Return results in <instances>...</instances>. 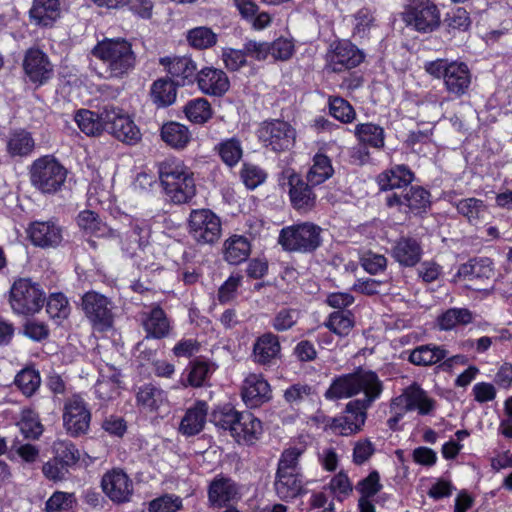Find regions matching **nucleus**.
I'll use <instances>...</instances> for the list:
<instances>
[{"mask_svg":"<svg viewBox=\"0 0 512 512\" xmlns=\"http://www.w3.org/2000/svg\"><path fill=\"white\" fill-rule=\"evenodd\" d=\"M235 494V486L229 479L214 480L209 486V501L219 507L229 502Z\"/></svg>","mask_w":512,"mask_h":512,"instance_id":"obj_42","label":"nucleus"},{"mask_svg":"<svg viewBox=\"0 0 512 512\" xmlns=\"http://www.w3.org/2000/svg\"><path fill=\"white\" fill-rule=\"evenodd\" d=\"M320 230L315 224L304 222L281 229L278 243L285 251L311 252L319 245Z\"/></svg>","mask_w":512,"mask_h":512,"instance_id":"obj_8","label":"nucleus"},{"mask_svg":"<svg viewBox=\"0 0 512 512\" xmlns=\"http://www.w3.org/2000/svg\"><path fill=\"white\" fill-rule=\"evenodd\" d=\"M473 321V314L466 308H450L438 317L441 330H452L459 325H467Z\"/></svg>","mask_w":512,"mask_h":512,"instance_id":"obj_41","label":"nucleus"},{"mask_svg":"<svg viewBox=\"0 0 512 512\" xmlns=\"http://www.w3.org/2000/svg\"><path fill=\"white\" fill-rule=\"evenodd\" d=\"M414 173L406 165H395L377 176L380 190L401 189L413 181Z\"/></svg>","mask_w":512,"mask_h":512,"instance_id":"obj_29","label":"nucleus"},{"mask_svg":"<svg viewBox=\"0 0 512 512\" xmlns=\"http://www.w3.org/2000/svg\"><path fill=\"white\" fill-rule=\"evenodd\" d=\"M19 427L24 437L28 439H37L43 432L41 423L30 410L23 411Z\"/></svg>","mask_w":512,"mask_h":512,"instance_id":"obj_56","label":"nucleus"},{"mask_svg":"<svg viewBox=\"0 0 512 512\" xmlns=\"http://www.w3.org/2000/svg\"><path fill=\"white\" fill-rule=\"evenodd\" d=\"M270 54L275 60H288L294 52V44L287 38H278L269 43Z\"/></svg>","mask_w":512,"mask_h":512,"instance_id":"obj_61","label":"nucleus"},{"mask_svg":"<svg viewBox=\"0 0 512 512\" xmlns=\"http://www.w3.org/2000/svg\"><path fill=\"white\" fill-rule=\"evenodd\" d=\"M188 228L189 234L198 244H214L222 231L220 218L209 209L192 210Z\"/></svg>","mask_w":512,"mask_h":512,"instance_id":"obj_10","label":"nucleus"},{"mask_svg":"<svg viewBox=\"0 0 512 512\" xmlns=\"http://www.w3.org/2000/svg\"><path fill=\"white\" fill-rule=\"evenodd\" d=\"M454 205L458 213L472 224L485 220L489 213L484 201L474 197L459 200Z\"/></svg>","mask_w":512,"mask_h":512,"instance_id":"obj_37","label":"nucleus"},{"mask_svg":"<svg viewBox=\"0 0 512 512\" xmlns=\"http://www.w3.org/2000/svg\"><path fill=\"white\" fill-rule=\"evenodd\" d=\"M14 383L23 395L31 397L39 389L41 377L37 370L31 367H26L18 372Z\"/></svg>","mask_w":512,"mask_h":512,"instance_id":"obj_45","label":"nucleus"},{"mask_svg":"<svg viewBox=\"0 0 512 512\" xmlns=\"http://www.w3.org/2000/svg\"><path fill=\"white\" fill-rule=\"evenodd\" d=\"M188 42L197 49H207L216 44L217 35L208 27H196L187 35Z\"/></svg>","mask_w":512,"mask_h":512,"instance_id":"obj_50","label":"nucleus"},{"mask_svg":"<svg viewBox=\"0 0 512 512\" xmlns=\"http://www.w3.org/2000/svg\"><path fill=\"white\" fill-rule=\"evenodd\" d=\"M209 374L210 367L208 363L203 361L191 362L189 366L187 381L181 380L180 386L184 388L188 385L192 387H201L205 384Z\"/></svg>","mask_w":512,"mask_h":512,"instance_id":"obj_51","label":"nucleus"},{"mask_svg":"<svg viewBox=\"0 0 512 512\" xmlns=\"http://www.w3.org/2000/svg\"><path fill=\"white\" fill-rule=\"evenodd\" d=\"M34 145L31 134L25 130H19L11 134L7 149L12 156H25L32 152Z\"/></svg>","mask_w":512,"mask_h":512,"instance_id":"obj_46","label":"nucleus"},{"mask_svg":"<svg viewBox=\"0 0 512 512\" xmlns=\"http://www.w3.org/2000/svg\"><path fill=\"white\" fill-rule=\"evenodd\" d=\"M329 332L337 338L347 335L352 328V321L346 311L338 310L333 312L325 323Z\"/></svg>","mask_w":512,"mask_h":512,"instance_id":"obj_49","label":"nucleus"},{"mask_svg":"<svg viewBox=\"0 0 512 512\" xmlns=\"http://www.w3.org/2000/svg\"><path fill=\"white\" fill-rule=\"evenodd\" d=\"M259 141L274 152H282L293 147L296 139L295 129L282 120L264 121L257 130Z\"/></svg>","mask_w":512,"mask_h":512,"instance_id":"obj_9","label":"nucleus"},{"mask_svg":"<svg viewBox=\"0 0 512 512\" xmlns=\"http://www.w3.org/2000/svg\"><path fill=\"white\" fill-rule=\"evenodd\" d=\"M142 326L147 338L162 339L172 332V326L166 313L160 306H154L149 311L141 313Z\"/></svg>","mask_w":512,"mask_h":512,"instance_id":"obj_24","label":"nucleus"},{"mask_svg":"<svg viewBox=\"0 0 512 512\" xmlns=\"http://www.w3.org/2000/svg\"><path fill=\"white\" fill-rule=\"evenodd\" d=\"M329 112L342 123H351L356 116L354 108L347 100L341 97L330 98Z\"/></svg>","mask_w":512,"mask_h":512,"instance_id":"obj_52","label":"nucleus"},{"mask_svg":"<svg viewBox=\"0 0 512 512\" xmlns=\"http://www.w3.org/2000/svg\"><path fill=\"white\" fill-rule=\"evenodd\" d=\"M299 318V312L296 309L280 310L274 320L273 327L277 331H285L293 327Z\"/></svg>","mask_w":512,"mask_h":512,"instance_id":"obj_63","label":"nucleus"},{"mask_svg":"<svg viewBox=\"0 0 512 512\" xmlns=\"http://www.w3.org/2000/svg\"><path fill=\"white\" fill-rule=\"evenodd\" d=\"M429 192L419 186H411L398 192H393L386 197V204L389 207L407 206L412 211H420L429 206Z\"/></svg>","mask_w":512,"mask_h":512,"instance_id":"obj_21","label":"nucleus"},{"mask_svg":"<svg viewBox=\"0 0 512 512\" xmlns=\"http://www.w3.org/2000/svg\"><path fill=\"white\" fill-rule=\"evenodd\" d=\"M444 23L448 34L455 36L456 32L467 31L471 25V20L465 9L457 8L446 15Z\"/></svg>","mask_w":512,"mask_h":512,"instance_id":"obj_48","label":"nucleus"},{"mask_svg":"<svg viewBox=\"0 0 512 512\" xmlns=\"http://www.w3.org/2000/svg\"><path fill=\"white\" fill-rule=\"evenodd\" d=\"M31 242L38 247H56L62 241V229L54 221H34L28 228Z\"/></svg>","mask_w":512,"mask_h":512,"instance_id":"obj_20","label":"nucleus"},{"mask_svg":"<svg viewBox=\"0 0 512 512\" xmlns=\"http://www.w3.org/2000/svg\"><path fill=\"white\" fill-rule=\"evenodd\" d=\"M136 399L138 405L153 411L157 410L166 401V394L153 384H146L139 388Z\"/></svg>","mask_w":512,"mask_h":512,"instance_id":"obj_43","label":"nucleus"},{"mask_svg":"<svg viewBox=\"0 0 512 512\" xmlns=\"http://www.w3.org/2000/svg\"><path fill=\"white\" fill-rule=\"evenodd\" d=\"M92 55L102 62L109 78H122L136 65L132 44L124 38L99 41L92 49Z\"/></svg>","mask_w":512,"mask_h":512,"instance_id":"obj_2","label":"nucleus"},{"mask_svg":"<svg viewBox=\"0 0 512 512\" xmlns=\"http://www.w3.org/2000/svg\"><path fill=\"white\" fill-rule=\"evenodd\" d=\"M187 118L196 124H203L212 115L209 102L204 98L189 101L184 109Z\"/></svg>","mask_w":512,"mask_h":512,"instance_id":"obj_47","label":"nucleus"},{"mask_svg":"<svg viewBox=\"0 0 512 512\" xmlns=\"http://www.w3.org/2000/svg\"><path fill=\"white\" fill-rule=\"evenodd\" d=\"M159 63L165 68L171 76V80L177 86H187L196 81L198 75V66L188 56L162 57Z\"/></svg>","mask_w":512,"mask_h":512,"instance_id":"obj_17","label":"nucleus"},{"mask_svg":"<svg viewBox=\"0 0 512 512\" xmlns=\"http://www.w3.org/2000/svg\"><path fill=\"white\" fill-rule=\"evenodd\" d=\"M448 352L436 345H422L415 348L409 356V361L415 365H433L445 359Z\"/></svg>","mask_w":512,"mask_h":512,"instance_id":"obj_38","label":"nucleus"},{"mask_svg":"<svg viewBox=\"0 0 512 512\" xmlns=\"http://www.w3.org/2000/svg\"><path fill=\"white\" fill-rule=\"evenodd\" d=\"M274 487L278 497L283 500L308 492V488L301 485L298 473L276 472Z\"/></svg>","mask_w":512,"mask_h":512,"instance_id":"obj_31","label":"nucleus"},{"mask_svg":"<svg viewBox=\"0 0 512 512\" xmlns=\"http://www.w3.org/2000/svg\"><path fill=\"white\" fill-rule=\"evenodd\" d=\"M22 67L30 82L41 86L53 75V65L48 56L39 48H29L23 58Z\"/></svg>","mask_w":512,"mask_h":512,"instance_id":"obj_16","label":"nucleus"},{"mask_svg":"<svg viewBox=\"0 0 512 512\" xmlns=\"http://www.w3.org/2000/svg\"><path fill=\"white\" fill-rule=\"evenodd\" d=\"M207 413V403L197 401L193 407L186 411L180 423V432L186 436H194L200 433L205 426Z\"/></svg>","mask_w":512,"mask_h":512,"instance_id":"obj_30","label":"nucleus"},{"mask_svg":"<svg viewBox=\"0 0 512 512\" xmlns=\"http://www.w3.org/2000/svg\"><path fill=\"white\" fill-rule=\"evenodd\" d=\"M149 236L150 229L148 226L143 221L132 219L129 229L122 236V248L130 255H134L137 250L148 244Z\"/></svg>","mask_w":512,"mask_h":512,"instance_id":"obj_28","label":"nucleus"},{"mask_svg":"<svg viewBox=\"0 0 512 512\" xmlns=\"http://www.w3.org/2000/svg\"><path fill=\"white\" fill-rule=\"evenodd\" d=\"M242 398L248 407H258L270 400V385L262 375L250 374L244 380Z\"/></svg>","mask_w":512,"mask_h":512,"instance_id":"obj_22","label":"nucleus"},{"mask_svg":"<svg viewBox=\"0 0 512 512\" xmlns=\"http://www.w3.org/2000/svg\"><path fill=\"white\" fill-rule=\"evenodd\" d=\"M280 343L276 335L265 333L257 338L253 346L254 361L259 365H271L280 354Z\"/></svg>","mask_w":512,"mask_h":512,"instance_id":"obj_27","label":"nucleus"},{"mask_svg":"<svg viewBox=\"0 0 512 512\" xmlns=\"http://www.w3.org/2000/svg\"><path fill=\"white\" fill-rule=\"evenodd\" d=\"M457 276L475 282V289L480 290L494 276L493 263L489 258L471 259L459 267Z\"/></svg>","mask_w":512,"mask_h":512,"instance_id":"obj_25","label":"nucleus"},{"mask_svg":"<svg viewBox=\"0 0 512 512\" xmlns=\"http://www.w3.org/2000/svg\"><path fill=\"white\" fill-rule=\"evenodd\" d=\"M363 53L350 42H338L326 54V69L341 72L358 66L363 61Z\"/></svg>","mask_w":512,"mask_h":512,"instance_id":"obj_15","label":"nucleus"},{"mask_svg":"<svg viewBox=\"0 0 512 512\" xmlns=\"http://www.w3.org/2000/svg\"><path fill=\"white\" fill-rule=\"evenodd\" d=\"M103 118L104 109L100 113L81 109L75 115V121L79 129L88 136H97L103 131H107V123L104 122Z\"/></svg>","mask_w":512,"mask_h":512,"instance_id":"obj_34","label":"nucleus"},{"mask_svg":"<svg viewBox=\"0 0 512 512\" xmlns=\"http://www.w3.org/2000/svg\"><path fill=\"white\" fill-rule=\"evenodd\" d=\"M424 70L434 78L443 79L447 91L456 96L465 94L471 83L470 71L463 62L436 59L426 62Z\"/></svg>","mask_w":512,"mask_h":512,"instance_id":"obj_4","label":"nucleus"},{"mask_svg":"<svg viewBox=\"0 0 512 512\" xmlns=\"http://www.w3.org/2000/svg\"><path fill=\"white\" fill-rule=\"evenodd\" d=\"M196 81L203 93L214 96L223 95L230 86L225 72L212 67L199 70Z\"/></svg>","mask_w":512,"mask_h":512,"instance_id":"obj_26","label":"nucleus"},{"mask_svg":"<svg viewBox=\"0 0 512 512\" xmlns=\"http://www.w3.org/2000/svg\"><path fill=\"white\" fill-rule=\"evenodd\" d=\"M46 311L51 318L64 319L70 312L68 300L62 293H53L47 299Z\"/></svg>","mask_w":512,"mask_h":512,"instance_id":"obj_55","label":"nucleus"},{"mask_svg":"<svg viewBox=\"0 0 512 512\" xmlns=\"http://www.w3.org/2000/svg\"><path fill=\"white\" fill-rule=\"evenodd\" d=\"M354 135L360 144L377 150L385 146L384 128L375 123H361L355 126Z\"/></svg>","mask_w":512,"mask_h":512,"instance_id":"obj_32","label":"nucleus"},{"mask_svg":"<svg viewBox=\"0 0 512 512\" xmlns=\"http://www.w3.org/2000/svg\"><path fill=\"white\" fill-rule=\"evenodd\" d=\"M238 413V411L231 407H225L220 411L213 412L212 421L216 426L231 433L232 427L234 426L235 422H237L239 417Z\"/></svg>","mask_w":512,"mask_h":512,"instance_id":"obj_60","label":"nucleus"},{"mask_svg":"<svg viewBox=\"0 0 512 512\" xmlns=\"http://www.w3.org/2000/svg\"><path fill=\"white\" fill-rule=\"evenodd\" d=\"M55 457L58 461L66 464L67 466L74 465L80 458L78 450L75 445L70 441L57 440L53 444Z\"/></svg>","mask_w":512,"mask_h":512,"instance_id":"obj_53","label":"nucleus"},{"mask_svg":"<svg viewBox=\"0 0 512 512\" xmlns=\"http://www.w3.org/2000/svg\"><path fill=\"white\" fill-rule=\"evenodd\" d=\"M100 7L117 9L123 6H130V9L142 18L151 16L152 3L150 0H93Z\"/></svg>","mask_w":512,"mask_h":512,"instance_id":"obj_44","label":"nucleus"},{"mask_svg":"<svg viewBox=\"0 0 512 512\" xmlns=\"http://www.w3.org/2000/svg\"><path fill=\"white\" fill-rule=\"evenodd\" d=\"M317 396V386H310L308 384L297 383L289 387L285 393L284 398L289 403H298L304 400H312Z\"/></svg>","mask_w":512,"mask_h":512,"instance_id":"obj_54","label":"nucleus"},{"mask_svg":"<svg viewBox=\"0 0 512 512\" xmlns=\"http://www.w3.org/2000/svg\"><path fill=\"white\" fill-rule=\"evenodd\" d=\"M314 165L307 173V182H304L299 175L293 171H286L288 177V185L290 187L289 194L293 207L297 210L309 211L316 205V193L313 188L320 184V153H316L313 157Z\"/></svg>","mask_w":512,"mask_h":512,"instance_id":"obj_6","label":"nucleus"},{"mask_svg":"<svg viewBox=\"0 0 512 512\" xmlns=\"http://www.w3.org/2000/svg\"><path fill=\"white\" fill-rule=\"evenodd\" d=\"M219 155L228 166L235 165L242 156L240 142L236 139H230L221 143L219 145Z\"/></svg>","mask_w":512,"mask_h":512,"instance_id":"obj_57","label":"nucleus"},{"mask_svg":"<svg viewBox=\"0 0 512 512\" xmlns=\"http://www.w3.org/2000/svg\"><path fill=\"white\" fill-rule=\"evenodd\" d=\"M322 424L325 430L341 436H350L360 432L363 428V416L354 417V423L350 422L344 416L338 417H322Z\"/></svg>","mask_w":512,"mask_h":512,"instance_id":"obj_36","label":"nucleus"},{"mask_svg":"<svg viewBox=\"0 0 512 512\" xmlns=\"http://www.w3.org/2000/svg\"><path fill=\"white\" fill-rule=\"evenodd\" d=\"M393 407L401 410H417L421 415H427L435 408V401L416 383L404 389L403 393L393 399Z\"/></svg>","mask_w":512,"mask_h":512,"instance_id":"obj_18","label":"nucleus"},{"mask_svg":"<svg viewBox=\"0 0 512 512\" xmlns=\"http://www.w3.org/2000/svg\"><path fill=\"white\" fill-rule=\"evenodd\" d=\"M161 137L169 146L180 149L184 148L190 140V133L186 126L170 122L163 125Z\"/></svg>","mask_w":512,"mask_h":512,"instance_id":"obj_40","label":"nucleus"},{"mask_svg":"<svg viewBox=\"0 0 512 512\" xmlns=\"http://www.w3.org/2000/svg\"><path fill=\"white\" fill-rule=\"evenodd\" d=\"M67 177L65 167L52 155L36 159L30 167V182L43 194H55Z\"/></svg>","mask_w":512,"mask_h":512,"instance_id":"obj_5","label":"nucleus"},{"mask_svg":"<svg viewBox=\"0 0 512 512\" xmlns=\"http://www.w3.org/2000/svg\"><path fill=\"white\" fill-rule=\"evenodd\" d=\"M103 120L107 123V132L118 140L133 144L141 139L139 128L120 108L106 106Z\"/></svg>","mask_w":512,"mask_h":512,"instance_id":"obj_14","label":"nucleus"},{"mask_svg":"<svg viewBox=\"0 0 512 512\" xmlns=\"http://www.w3.org/2000/svg\"><path fill=\"white\" fill-rule=\"evenodd\" d=\"M250 252V242L244 236L234 235L224 243V259L232 265L244 262L250 255Z\"/></svg>","mask_w":512,"mask_h":512,"instance_id":"obj_35","label":"nucleus"},{"mask_svg":"<svg viewBox=\"0 0 512 512\" xmlns=\"http://www.w3.org/2000/svg\"><path fill=\"white\" fill-rule=\"evenodd\" d=\"M104 493L116 503L129 501L133 493V483L122 470L107 472L101 482Z\"/></svg>","mask_w":512,"mask_h":512,"instance_id":"obj_19","label":"nucleus"},{"mask_svg":"<svg viewBox=\"0 0 512 512\" xmlns=\"http://www.w3.org/2000/svg\"><path fill=\"white\" fill-rule=\"evenodd\" d=\"M382 489L380 476L377 471H372L366 478L358 482L356 490L361 494L360 498H371Z\"/></svg>","mask_w":512,"mask_h":512,"instance_id":"obj_58","label":"nucleus"},{"mask_svg":"<svg viewBox=\"0 0 512 512\" xmlns=\"http://www.w3.org/2000/svg\"><path fill=\"white\" fill-rule=\"evenodd\" d=\"M159 178L166 196L174 204L188 203L196 194L194 174L177 159H166L159 164Z\"/></svg>","mask_w":512,"mask_h":512,"instance_id":"obj_3","label":"nucleus"},{"mask_svg":"<svg viewBox=\"0 0 512 512\" xmlns=\"http://www.w3.org/2000/svg\"><path fill=\"white\" fill-rule=\"evenodd\" d=\"M60 16L58 0H34L30 9L31 19L40 26H50Z\"/></svg>","mask_w":512,"mask_h":512,"instance_id":"obj_33","label":"nucleus"},{"mask_svg":"<svg viewBox=\"0 0 512 512\" xmlns=\"http://www.w3.org/2000/svg\"><path fill=\"white\" fill-rule=\"evenodd\" d=\"M176 83L171 79L160 78L151 87L153 102L159 107H167L176 100Z\"/></svg>","mask_w":512,"mask_h":512,"instance_id":"obj_39","label":"nucleus"},{"mask_svg":"<svg viewBox=\"0 0 512 512\" xmlns=\"http://www.w3.org/2000/svg\"><path fill=\"white\" fill-rule=\"evenodd\" d=\"M403 20L421 33L432 32L441 23L440 11L431 0H412L403 13Z\"/></svg>","mask_w":512,"mask_h":512,"instance_id":"obj_11","label":"nucleus"},{"mask_svg":"<svg viewBox=\"0 0 512 512\" xmlns=\"http://www.w3.org/2000/svg\"><path fill=\"white\" fill-rule=\"evenodd\" d=\"M244 184L249 189H254L266 178V174L262 169L254 165H245L241 172Z\"/></svg>","mask_w":512,"mask_h":512,"instance_id":"obj_64","label":"nucleus"},{"mask_svg":"<svg viewBox=\"0 0 512 512\" xmlns=\"http://www.w3.org/2000/svg\"><path fill=\"white\" fill-rule=\"evenodd\" d=\"M383 391V383L378 375L370 370H360L353 374L337 378L325 393L327 399L348 398L364 393L361 399L349 401L345 407L346 419L354 423V417L363 416V426L367 419V410L372 406Z\"/></svg>","mask_w":512,"mask_h":512,"instance_id":"obj_1","label":"nucleus"},{"mask_svg":"<svg viewBox=\"0 0 512 512\" xmlns=\"http://www.w3.org/2000/svg\"><path fill=\"white\" fill-rule=\"evenodd\" d=\"M45 301V292L41 286L30 279L20 278L13 283L10 289L11 308L19 315L27 316L38 313Z\"/></svg>","mask_w":512,"mask_h":512,"instance_id":"obj_7","label":"nucleus"},{"mask_svg":"<svg viewBox=\"0 0 512 512\" xmlns=\"http://www.w3.org/2000/svg\"><path fill=\"white\" fill-rule=\"evenodd\" d=\"M74 495L65 492H55L46 502L47 512H60L72 508Z\"/></svg>","mask_w":512,"mask_h":512,"instance_id":"obj_59","label":"nucleus"},{"mask_svg":"<svg viewBox=\"0 0 512 512\" xmlns=\"http://www.w3.org/2000/svg\"><path fill=\"white\" fill-rule=\"evenodd\" d=\"M423 249L418 239L401 236L391 249V256L404 267H414L421 260Z\"/></svg>","mask_w":512,"mask_h":512,"instance_id":"obj_23","label":"nucleus"},{"mask_svg":"<svg viewBox=\"0 0 512 512\" xmlns=\"http://www.w3.org/2000/svg\"><path fill=\"white\" fill-rule=\"evenodd\" d=\"M301 450L297 448H290L285 450L278 463L277 472L282 473H298L297 465L298 458L301 455Z\"/></svg>","mask_w":512,"mask_h":512,"instance_id":"obj_62","label":"nucleus"},{"mask_svg":"<svg viewBox=\"0 0 512 512\" xmlns=\"http://www.w3.org/2000/svg\"><path fill=\"white\" fill-rule=\"evenodd\" d=\"M82 309L94 329L106 331L114 322L113 303L106 296L89 291L82 297Z\"/></svg>","mask_w":512,"mask_h":512,"instance_id":"obj_12","label":"nucleus"},{"mask_svg":"<svg viewBox=\"0 0 512 512\" xmlns=\"http://www.w3.org/2000/svg\"><path fill=\"white\" fill-rule=\"evenodd\" d=\"M91 421V413L84 400L73 395L64 404L63 424L69 435L78 437L87 433Z\"/></svg>","mask_w":512,"mask_h":512,"instance_id":"obj_13","label":"nucleus"}]
</instances>
